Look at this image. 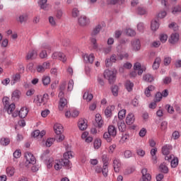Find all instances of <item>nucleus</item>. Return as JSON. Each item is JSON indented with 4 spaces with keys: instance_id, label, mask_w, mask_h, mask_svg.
Instances as JSON below:
<instances>
[{
    "instance_id": "f257e3e1",
    "label": "nucleus",
    "mask_w": 181,
    "mask_h": 181,
    "mask_svg": "<svg viewBox=\"0 0 181 181\" xmlns=\"http://www.w3.org/2000/svg\"><path fill=\"white\" fill-rule=\"evenodd\" d=\"M64 158L61 160H57L54 164L55 170H60L62 168H65V169H71L72 164L71 162L69 160V159L73 158V153L71 151L66 152L64 156Z\"/></svg>"
},
{
    "instance_id": "f03ea898",
    "label": "nucleus",
    "mask_w": 181,
    "mask_h": 181,
    "mask_svg": "<svg viewBox=\"0 0 181 181\" xmlns=\"http://www.w3.org/2000/svg\"><path fill=\"white\" fill-rule=\"evenodd\" d=\"M101 29H103V26H101L100 24H98L93 29L90 33V42L93 45V48L95 49H98V45L97 44V39L95 37H97V35L101 32Z\"/></svg>"
},
{
    "instance_id": "7ed1b4c3",
    "label": "nucleus",
    "mask_w": 181,
    "mask_h": 181,
    "mask_svg": "<svg viewBox=\"0 0 181 181\" xmlns=\"http://www.w3.org/2000/svg\"><path fill=\"white\" fill-rule=\"evenodd\" d=\"M49 153H50L49 150H45L40 156L41 160H43L45 163L47 165L48 169H50L53 166V158L49 157Z\"/></svg>"
},
{
    "instance_id": "20e7f679",
    "label": "nucleus",
    "mask_w": 181,
    "mask_h": 181,
    "mask_svg": "<svg viewBox=\"0 0 181 181\" xmlns=\"http://www.w3.org/2000/svg\"><path fill=\"white\" fill-rule=\"evenodd\" d=\"M104 77L108 80L110 84H114L117 78V74H115V71L106 69L104 72Z\"/></svg>"
},
{
    "instance_id": "39448f33",
    "label": "nucleus",
    "mask_w": 181,
    "mask_h": 181,
    "mask_svg": "<svg viewBox=\"0 0 181 181\" xmlns=\"http://www.w3.org/2000/svg\"><path fill=\"white\" fill-rule=\"evenodd\" d=\"M122 47L119 45L117 47V56L119 57V60H124V59H128L129 54L127 52H122Z\"/></svg>"
},
{
    "instance_id": "423d86ee",
    "label": "nucleus",
    "mask_w": 181,
    "mask_h": 181,
    "mask_svg": "<svg viewBox=\"0 0 181 181\" xmlns=\"http://www.w3.org/2000/svg\"><path fill=\"white\" fill-rule=\"evenodd\" d=\"M142 177L140 181H151L152 180V176L148 173L147 168H143L141 170Z\"/></svg>"
},
{
    "instance_id": "0eeeda50",
    "label": "nucleus",
    "mask_w": 181,
    "mask_h": 181,
    "mask_svg": "<svg viewBox=\"0 0 181 181\" xmlns=\"http://www.w3.org/2000/svg\"><path fill=\"white\" fill-rule=\"evenodd\" d=\"M25 158L28 163L31 165H35L36 163V158H35V156H33L32 153L26 152L25 153Z\"/></svg>"
},
{
    "instance_id": "6e6552de",
    "label": "nucleus",
    "mask_w": 181,
    "mask_h": 181,
    "mask_svg": "<svg viewBox=\"0 0 181 181\" xmlns=\"http://www.w3.org/2000/svg\"><path fill=\"white\" fill-rule=\"evenodd\" d=\"M78 23L80 26H87L90 24V19L87 18L86 16H81L78 19Z\"/></svg>"
},
{
    "instance_id": "1a4fd4ad",
    "label": "nucleus",
    "mask_w": 181,
    "mask_h": 181,
    "mask_svg": "<svg viewBox=\"0 0 181 181\" xmlns=\"http://www.w3.org/2000/svg\"><path fill=\"white\" fill-rule=\"evenodd\" d=\"M52 59H59V60H61L62 62H63V63H64V62H66L67 58L66 57V55L62 53V52H54L52 54Z\"/></svg>"
},
{
    "instance_id": "9d476101",
    "label": "nucleus",
    "mask_w": 181,
    "mask_h": 181,
    "mask_svg": "<svg viewBox=\"0 0 181 181\" xmlns=\"http://www.w3.org/2000/svg\"><path fill=\"white\" fill-rule=\"evenodd\" d=\"M33 138H37L38 139H42L45 135H46V131L42 130L41 132L40 130H35L31 134Z\"/></svg>"
},
{
    "instance_id": "9b49d317",
    "label": "nucleus",
    "mask_w": 181,
    "mask_h": 181,
    "mask_svg": "<svg viewBox=\"0 0 181 181\" xmlns=\"http://www.w3.org/2000/svg\"><path fill=\"white\" fill-rule=\"evenodd\" d=\"M82 57L83 59V62L86 63H90L92 64V63L94 62V54H90L88 55V54H83Z\"/></svg>"
},
{
    "instance_id": "f8f14e48",
    "label": "nucleus",
    "mask_w": 181,
    "mask_h": 181,
    "mask_svg": "<svg viewBox=\"0 0 181 181\" xmlns=\"http://www.w3.org/2000/svg\"><path fill=\"white\" fill-rule=\"evenodd\" d=\"M132 46L134 52H138L141 50V41H139V39L134 40L132 42Z\"/></svg>"
},
{
    "instance_id": "ddd939ff",
    "label": "nucleus",
    "mask_w": 181,
    "mask_h": 181,
    "mask_svg": "<svg viewBox=\"0 0 181 181\" xmlns=\"http://www.w3.org/2000/svg\"><path fill=\"white\" fill-rule=\"evenodd\" d=\"M37 56V53L35 49L30 50L28 52L25 60H34V59Z\"/></svg>"
},
{
    "instance_id": "4468645a",
    "label": "nucleus",
    "mask_w": 181,
    "mask_h": 181,
    "mask_svg": "<svg viewBox=\"0 0 181 181\" xmlns=\"http://www.w3.org/2000/svg\"><path fill=\"white\" fill-rule=\"evenodd\" d=\"M95 119L98 128H103V125H104V120H103L101 115L100 114H96Z\"/></svg>"
},
{
    "instance_id": "2eb2a0df",
    "label": "nucleus",
    "mask_w": 181,
    "mask_h": 181,
    "mask_svg": "<svg viewBox=\"0 0 181 181\" xmlns=\"http://www.w3.org/2000/svg\"><path fill=\"white\" fill-rule=\"evenodd\" d=\"M134 122H135V116H134V113H129L126 117V124L132 125Z\"/></svg>"
},
{
    "instance_id": "dca6fc26",
    "label": "nucleus",
    "mask_w": 181,
    "mask_h": 181,
    "mask_svg": "<svg viewBox=\"0 0 181 181\" xmlns=\"http://www.w3.org/2000/svg\"><path fill=\"white\" fill-rule=\"evenodd\" d=\"M169 42L170 43H171V45H175V43H177V42H179V33H173L170 35V39L169 40Z\"/></svg>"
},
{
    "instance_id": "f3484780",
    "label": "nucleus",
    "mask_w": 181,
    "mask_h": 181,
    "mask_svg": "<svg viewBox=\"0 0 181 181\" xmlns=\"http://www.w3.org/2000/svg\"><path fill=\"white\" fill-rule=\"evenodd\" d=\"M107 132L112 138H115V136H117V127L114 125H110L107 128Z\"/></svg>"
},
{
    "instance_id": "a211bd4d",
    "label": "nucleus",
    "mask_w": 181,
    "mask_h": 181,
    "mask_svg": "<svg viewBox=\"0 0 181 181\" xmlns=\"http://www.w3.org/2000/svg\"><path fill=\"white\" fill-rule=\"evenodd\" d=\"M134 70L135 71H138V75L139 76H142V74L144 73V69H142V66H141V63L139 62H136L134 64Z\"/></svg>"
},
{
    "instance_id": "6ab92c4d",
    "label": "nucleus",
    "mask_w": 181,
    "mask_h": 181,
    "mask_svg": "<svg viewBox=\"0 0 181 181\" xmlns=\"http://www.w3.org/2000/svg\"><path fill=\"white\" fill-rule=\"evenodd\" d=\"M173 147L172 145L166 144L162 148V153L165 156L170 153V151H172Z\"/></svg>"
},
{
    "instance_id": "aec40b11",
    "label": "nucleus",
    "mask_w": 181,
    "mask_h": 181,
    "mask_svg": "<svg viewBox=\"0 0 181 181\" xmlns=\"http://www.w3.org/2000/svg\"><path fill=\"white\" fill-rule=\"evenodd\" d=\"M115 109V106L111 105L108 106L105 110V115L107 118H110L112 115V110Z\"/></svg>"
},
{
    "instance_id": "412c9836",
    "label": "nucleus",
    "mask_w": 181,
    "mask_h": 181,
    "mask_svg": "<svg viewBox=\"0 0 181 181\" xmlns=\"http://www.w3.org/2000/svg\"><path fill=\"white\" fill-rule=\"evenodd\" d=\"M54 131L56 135H60L63 132V126L61 124L56 123L54 125Z\"/></svg>"
},
{
    "instance_id": "4be33fe9",
    "label": "nucleus",
    "mask_w": 181,
    "mask_h": 181,
    "mask_svg": "<svg viewBox=\"0 0 181 181\" xmlns=\"http://www.w3.org/2000/svg\"><path fill=\"white\" fill-rule=\"evenodd\" d=\"M19 98H21V90H16L12 93L11 100L13 101H18Z\"/></svg>"
},
{
    "instance_id": "5701e85b",
    "label": "nucleus",
    "mask_w": 181,
    "mask_h": 181,
    "mask_svg": "<svg viewBox=\"0 0 181 181\" xmlns=\"http://www.w3.org/2000/svg\"><path fill=\"white\" fill-rule=\"evenodd\" d=\"M113 168L116 173H118V172H119V168H121V163H119V160L115 158L113 160Z\"/></svg>"
},
{
    "instance_id": "b1692460",
    "label": "nucleus",
    "mask_w": 181,
    "mask_h": 181,
    "mask_svg": "<svg viewBox=\"0 0 181 181\" xmlns=\"http://www.w3.org/2000/svg\"><path fill=\"white\" fill-rule=\"evenodd\" d=\"M117 127L120 132H124V131L127 129V125L122 120L117 122Z\"/></svg>"
},
{
    "instance_id": "393cba45",
    "label": "nucleus",
    "mask_w": 181,
    "mask_h": 181,
    "mask_svg": "<svg viewBox=\"0 0 181 181\" xmlns=\"http://www.w3.org/2000/svg\"><path fill=\"white\" fill-rule=\"evenodd\" d=\"M67 105V99L66 98H61L59 99V111H63V109Z\"/></svg>"
},
{
    "instance_id": "a878e982",
    "label": "nucleus",
    "mask_w": 181,
    "mask_h": 181,
    "mask_svg": "<svg viewBox=\"0 0 181 181\" xmlns=\"http://www.w3.org/2000/svg\"><path fill=\"white\" fill-rule=\"evenodd\" d=\"M143 80L144 81H146V83H152L155 80L153 78V76H152L151 74H146L143 76Z\"/></svg>"
},
{
    "instance_id": "bb28decb",
    "label": "nucleus",
    "mask_w": 181,
    "mask_h": 181,
    "mask_svg": "<svg viewBox=\"0 0 181 181\" xmlns=\"http://www.w3.org/2000/svg\"><path fill=\"white\" fill-rule=\"evenodd\" d=\"M160 57H158L155 59V61L153 64V70H158L159 69V66H160Z\"/></svg>"
},
{
    "instance_id": "cd10ccee",
    "label": "nucleus",
    "mask_w": 181,
    "mask_h": 181,
    "mask_svg": "<svg viewBox=\"0 0 181 181\" xmlns=\"http://www.w3.org/2000/svg\"><path fill=\"white\" fill-rule=\"evenodd\" d=\"M125 88L129 93H131L134 88V83H132L131 81H127L125 82Z\"/></svg>"
},
{
    "instance_id": "c85d7f7f",
    "label": "nucleus",
    "mask_w": 181,
    "mask_h": 181,
    "mask_svg": "<svg viewBox=\"0 0 181 181\" xmlns=\"http://www.w3.org/2000/svg\"><path fill=\"white\" fill-rule=\"evenodd\" d=\"M38 5L40 9L46 11V9H47V0H40L38 1Z\"/></svg>"
},
{
    "instance_id": "c756f323",
    "label": "nucleus",
    "mask_w": 181,
    "mask_h": 181,
    "mask_svg": "<svg viewBox=\"0 0 181 181\" xmlns=\"http://www.w3.org/2000/svg\"><path fill=\"white\" fill-rule=\"evenodd\" d=\"M159 169L161 173H169V168H168L166 164H165V163H163L160 165Z\"/></svg>"
},
{
    "instance_id": "7c9ffc66",
    "label": "nucleus",
    "mask_w": 181,
    "mask_h": 181,
    "mask_svg": "<svg viewBox=\"0 0 181 181\" xmlns=\"http://www.w3.org/2000/svg\"><path fill=\"white\" fill-rule=\"evenodd\" d=\"M28 112L29 110H28V108L22 107L19 111L20 118H25L28 115Z\"/></svg>"
},
{
    "instance_id": "2f4dec72",
    "label": "nucleus",
    "mask_w": 181,
    "mask_h": 181,
    "mask_svg": "<svg viewBox=\"0 0 181 181\" xmlns=\"http://www.w3.org/2000/svg\"><path fill=\"white\" fill-rule=\"evenodd\" d=\"M78 128L81 131H86V128H87V123H86V122L84 121V119L83 120H80L78 123Z\"/></svg>"
},
{
    "instance_id": "473e14b6",
    "label": "nucleus",
    "mask_w": 181,
    "mask_h": 181,
    "mask_svg": "<svg viewBox=\"0 0 181 181\" xmlns=\"http://www.w3.org/2000/svg\"><path fill=\"white\" fill-rule=\"evenodd\" d=\"M9 144H11L9 138L3 137L0 139V145H2V146H8Z\"/></svg>"
},
{
    "instance_id": "72a5a7b5",
    "label": "nucleus",
    "mask_w": 181,
    "mask_h": 181,
    "mask_svg": "<svg viewBox=\"0 0 181 181\" xmlns=\"http://www.w3.org/2000/svg\"><path fill=\"white\" fill-rule=\"evenodd\" d=\"M181 12V5H177L172 8L173 15H179Z\"/></svg>"
},
{
    "instance_id": "f704fd0d",
    "label": "nucleus",
    "mask_w": 181,
    "mask_h": 181,
    "mask_svg": "<svg viewBox=\"0 0 181 181\" xmlns=\"http://www.w3.org/2000/svg\"><path fill=\"white\" fill-rule=\"evenodd\" d=\"M151 30H158L159 29V23L156 20H153L151 21Z\"/></svg>"
},
{
    "instance_id": "c9c22d12",
    "label": "nucleus",
    "mask_w": 181,
    "mask_h": 181,
    "mask_svg": "<svg viewBox=\"0 0 181 181\" xmlns=\"http://www.w3.org/2000/svg\"><path fill=\"white\" fill-rule=\"evenodd\" d=\"M136 13L138 15H146V8L142 7V6H139L136 9Z\"/></svg>"
},
{
    "instance_id": "e433bc0d",
    "label": "nucleus",
    "mask_w": 181,
    "mask_h": 181,
    "mask_svg": "<svg viewBox=\"0 0 181 181\" xmlns=\"http://www.w3.org/2000/svg\"><path fill=\"white\" fill-rule=\"evenodd\" d=\"M83 98L86 101H91L93 100V94L86 92L83 95Z\"/></svg>"
},
{
    "instance_id": "4c0bfd02",
    "label": "nucleus",
    "mask_w": 181,
    "mask_h": 181,
    "mask_svg": "<svg viewBox=\"0 0 181 181\" xmlns=\"http://www.w3.org/2000/svg\"><path fill=\"white\" fill-rule=\"evenodd\" d=\"M21 80V74H16L13 76V81H11V86H13L16 83H18Z\"/></svg>"
},
{
    "instance_id": "58836bf2",
    "label": "nucleus",
    "mask_w": 181,
    "mask_h": 181,
    "mask_svg": "<svg viewBox=\"0 0 181 181\" xmlns=\"http://www.w3.org/2000/svg\"><path fill=\"white\" fill-rule=\"evenodd\" d=\"M6 173L8 176H10L11 177V176H13V175H15V168L13 167H8L6 168Z\"/></svg>"
},
{
    "instance_id": "ea45409f",
    "label": "nucleus",
    "mask_w": 181,
    "mask_h": 181,
    "mask_svg": "<svg viewBox=\"0 0 181 181\" xmlns=\"http://www.w3.org/2000/svg\"><path fill=\"white\" fill-rule=\"evenodd\" d=\"M6 108L7 110L8 114L11 115V114H13V110L16 108V106H15L14 103H11V105H8V107Z\"/></svg>"
},
{
    "instance_id": "a19ab883",
    "label": "nucleus",
    "mask_w": 181,
    "mask_h": 181,
    "mask_svg": "<svg viewBox=\"0 0 181 181\" xmlns=\"http://www.w3.org/2000/svg\"><path fill=\"white\" fill-rule=\"evenodd\" d=\"M135 172V166L129 167L126 170H124V175H131V173H134Z\"/></svg>"
},
{
    "instance_id": "79ce46f5",
    "label": "nucleus",
    "mask_w": 181,
    "mask_h": 181,
    "mask_svg": "<svg viewBox=\"0 0 181 181\" xmlns=\"http://www.w3.org/2000/svg\"><path fill=\"white\" fill-rule=\"evenodd\" d=\"M42 81L43 86H48L50 84V78L47 76H42Z\"/></svg>"
},
{
    "instance_id": "37998d69",
    "label": "nucleus",
    "mask_w": 181,
    "mask_h": 181,
    "mask_svg": "<svg viewBox=\"0 0 181 181\" xmlns=\"http://www.w3.org/2000/svg\"><path fill=\"white\" fill-rule=\"evenodd\" d=\"M102 173L105 177H107V176H108V165H103V167L102 168Z\"/></svg>"
},
{
    "instance_id": "c03bdc74",
    "label": "nucleus",
    "mask_w": 181,
    "mask_h": 181,
    "mask_svg": "<svg viewBox=\"0 0 181 181\" xmlns=\"http://www.w3.org/2000/svg\"><path fill=\"white\" fill-rule=\"evenodd\" d=\"M111 90H112V93L113 95L115 97H117L118 96V90H119L118 86L114 85L113 86H112Z\"/></svg>"
},
{
    "instance_id": "a18cd8bd",
    "label": "nucleus",
    "mask_w": 181,
    "mask_h": 181,
    "mask_svg": "<svg viewBox=\"0 0 181 181\" xmlns=\"http://www.w3.org/2000/svg\"><path fill=\"white\" fill-rule=\"evenodd\" d=\"M93 146L95 149H100V148L101 147V139H96L94 141Z\"/></svg>"
},
{
    "instance_id": "49530a36",
    "label": "nucleus",
    "mask_w": 181,
    "mask_h": 181,
    "mask_svg": "<svg viewBox=\"0 0 181 181\" xmlns=\"http://www.w3.org/2000/svg\"><path fill=\"white\" fill-rule=\"evenodd\" d=\"M111 136H111V134H110L108 132H105L103 134L104 139H105V141H107V142H111V141H112Z\"/></svg>"
},
{
    "instance_id": "de8ad7c7",
    "label": "nucleus",
    "mask_w": 181,
    "mask_h": 181,
    "mask_svg": "<svg viewBox=\"0 0 181 181\" xmlns=\"http://www.w3.org/2000/svg\"><path fill=\"white\" fill-rule=\"evenodd\" d=\"M179 165V159L177 158H175L171 160V168H177Z\"/></svg>"
},
{
    "instance_id": "09e8293b",
    "label": "nucleus",
    "mask_w": 181,
    "mask_h": 181,
    "mask_svg": "<svg viewBox=\"0 0 181 181\" xmlns=\"http://www.w3.org/2000/svg\"><path fill=\"white\" fill-rule=\"evenodd\" d=\"M72 16L73 18H77L78 16H80V11H78V8H74L72 9Z\"/></svg>"
},
{
    "instance_id": "8fccbe9b",
    "label": "nucleus",
    "mask_w": 181,
    "mask_h": 181,
    "mask_svg": "<svg viewBox=\"0 0 181 181\" xmlns=\"http://www.w3.org/2000/svg\"><path fill=\"white\" fill-rule=\"evenodd\" d=\"M124 157L125 159H129V158H132V151L129 150H126L124 152Z\"/></svg>"
},
{
    "instance_id": "3c124183",
    "label": "nucleus",
    "mask_w": 181,
    "mask_h": 181,
    "mask_svg": "<svg viewBox=\"0 0 181 181\" xmlns=\"http://www.w3.org/2000/svg\"><path fill=\"white\" fill-rule=\"evenodd\" d=\"M110 61L112 63H115L117 60H119V57L117 54H113L110 56Z\"/></svg>"
},
{
    "instance_id": "603ef678",
    "label": "nucleus",
    "mask_w": 181,
    "mask_h": 181,
    "mask_svg": "<svg viewBox=\"0 0 181 181\" xmlns=\"http://www.w3.org/2000/svg\"><path fill=\"white\" fill-rule=\"evenodd\" d=\"M19 22L20 23H23L28 21V15L26 14H23L19 16Z\"/></svg>"
},
{
    "instance_id": "864d4df0",
    "label": "nucleus",
    "mask_w": 181,
    "mask_h": 181,
    "mask_svg": "<svg viewBox=\"0 0 181 181\" xmlns=\"http://www.w3.org/2000/svg\"><path fill=\"white\" fill-rule=\"evenodd\" d=\"M125 114H127L126 110H122L118 112V118L120 120H122V119L125 117Z\"/></svg>"
},
{
    "instance_id": "5fc2aeb1",
    "label": "nucleus",
    "mask_w": 181,
    "mask_h": 181,
    "mask_svg": "<svg viewBox=\"0 0 181 181\" xmlns=\"http://www.w3.org/2000/svg\"><path fill=\"white\" fill-rule=\"evenodd\" d=\"M126 33L127 36H131V37L135 36V35H136V33L132 28L127 29Z\"/></svg>"
},
{
    "instance_id": "6e6d98bb",
    "label": "nucleus",
    "mask_w": 181,
    "mask_h": 181,
    "mask_svg": "<svg viewBox=\"0 0 181 181\" xmlns=\"http://www.w3.org/2000/svg\"><path fill=\"white\" fill-rule=\"evenodd\" d=\"M74 87V81H73V79H71L69 80V84H68V88H67L68 91H72Z\"/></svg>"
},
{
    "instance_id": "4d7b16f0",
    "label": "nucleus",
    "mask_w": 181,
    "mask_h": 181,
    "mask_svg": "<svg viewBox=\"0 0 181 181\" xmlns=\"http://www.w3.org/2000/svg\"><path fill=\"white\" fill-rule=\"evenodd\" d=\"M53 142H54V139H53V138L47 139L45 142V145L48 148H50V146H52V145H53Z\"/></svg>"
},
{
    "instance_id": "13d9d810",
    "label": "nucleus",
    "mask_w": 181,
    "mask_h": 181,
    "mask_svg": "<svg viewBox=\"0 0 181 181\" xmlns=\"http://www.w3.org/2000/svg\"><path fill=\"white\" fill-rule=\"evenodd\" d=\"M145 29V25H144V23H139L137 24V30L139 32H141V33H144V30Z\"/></svg>"
},
{
    "instance_id": "bf43d9fd",
    "label": "nucleus",
    "mask_w": 181,
    "mask_h": 181,
    "mask_svg": "<svg viewBox=\"0 0 181 181\" xmlns=\"http://www.w3.org/2000/svg\"><path fill=\"white\" fill-rule=\"evenodd\" d=\"M164 66H169L172 63V58L170 57H167L164 58L163 60Z\"/></svg>"
},
{
    "instance_id": "052dcab7",
    "label": "nucleus",
    "mask_w": 181,
    "mask_h": 181,
    "mask_svg": "<svg viewBox=\"0 0 181 181\" xmlns=\"http://www.w3.org/2000/svg\"><path fill=\"white\" fill-rule=\"evenodd\" d=\"M160 129L161 131H166V129H168V122L163 121L161 122Z\"/></svg>"
},
{
    "instance_id": "680f3d73",
    "label": "nucleus",
    "mask_w": 181,
    "mask_h": 181,
    "mask_svg": "<svg viewBox=\"0 0 181 181\" xmlns=\"http://www.w3.org/2000/svg\"><path fill=\"white\" fill-rule=\"evenodd\" d=\"M165 108L169 114H173V112H175V108L170 105H166Z\"/></svg>"
},
{
    "instance_id": "e2e57ef3",
    "label": "nucleus",
    "mask_w": 181,
    "mask_h": 181,
    "mask_svg": "<svg viewBox=\"0 0 181 181\" xmlns=\"http://www.w3.org/2000/svg\"><path fill=\"white\" fill-rule=\"evenodd\" d=\"M160 40L162 43H165V42L168 40V35L166 34L160 35Z\"/></svg>"
},
{
    "instance_id": "0e129e2a",
    "label": "nucleus",
    "mask_w": 181,
    "mask_h": 181,
    "mask_svg": "<svg viewBox=\"0 0 181 181\" xmlns=\"http://www.w3.org/2000/svg\"><path fill=\"white\" fill-rule=\"evenodd\" d=\"M13 155V157L16 158V159H18V158H21V156H22V152H21V150H16Z\"/></svg>"
},
{
    "instance_id": "69168bd1",
    "label": "nucleus",
    "mask_w": 181,
    "mask_h": 181,
    "mask_svg": "<svg viewBox=\"0 0 181 181\" xmlns=\"http://www.w3.org/2000/svg\"><path fill=\"white\" fill-rule=\"evenodd\" d=\"M42 98V95H37L36 98L34 99V103L36 104H42V103H43V100Z\"/></svg>"
},
{
    "instance_id": "338daca9",
    "label": "nucleus",
    "mask_w": 181,
    "mask_h": 181,
    "mask_svg": "<svg viewBox=\"0 0 181 181\" xmlns=\"http://www.w3.org/2000/svg\"><path fill=\"white\" fill-rule=\"evenodd\" d=\"M162 100V93L158 92L155 96V101L159 103Z\"/></svg>"
},
{
    "instance_id": "774afa93",
    "label": "nucleus",
    "mask_w": 181,
    "mask_h": 181,
    "mask_svg": "<svg viewBox=\"0 0 181 181\" xmlns=\"http://www.w3.org/2000/svg\"><path fill=\"white\" fill-rule=\"evenodd\" d=\"M40 59H46V57H47V52H46V50H42L40 53Z\"/></svg>"
}]
</instances>
